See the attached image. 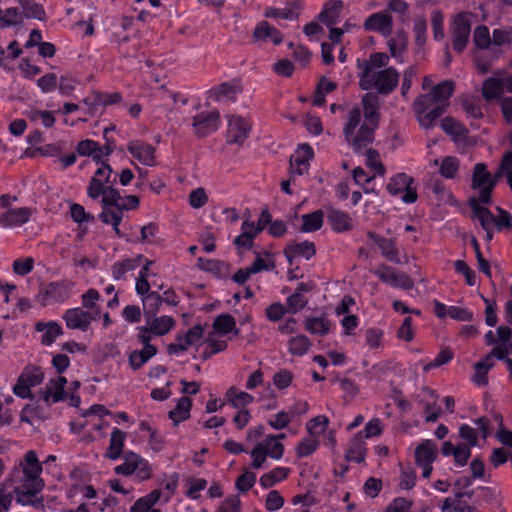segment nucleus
Returning <instances> with one entry per match:
<instances>
[{"mask_svg":"<svg viewBox=\"0 0 512 512\" xmlns=\"http://www.w3.org/2000/svg\"><path fill=\"white\" fill-rule=\"evenodd\" d=\"M389 60L390 56L384 52L370 54L359 73V86L362 90L387 96L397 88L400 74L396 68L388 66Z\"/></svg>","mask_w":512,"mask_h":512,"instance_id":"obj_4","label":"nucleus"},{"mask_svg":"<svg viewBox=\"0 0 512 512\" xmlns=\"http://www.w3.org/2000/svg\"><path fill=\"white\" fill-rule=\"evenodd\" d=\"M42 472V463L34 450L27 451L14 464L6 477V481L16 494L17 504L46 512L44 497L41 494L45 488V481L41 477Z\"/></svg>","mask_w":512,"mask_h":512,"instance_id":"obj_1","label":"nucleus"},{"mask_svg":"<svg viewBox=\"0 0 512 512\" xmlns=\"http://www.w3.org/2000/svg\"><path fill=\"white\" fill-rule=\"evenodd\" d=\"M141 297L143 311L146 318L155 316L162 305V296L158 292H146L138 294Z\"/></svg>","mask_w":512,"mask_h":512,"instance_id":"obj_42","label":"nucleus"},{"mask_svg":"<svg viewBox=\"0 0 512 512\" xmlns=\"http://www.w3.org/2000/svg\"><path fill=\"white\" fill-rule=\"evenodd\" d=\"M375 130L371 124L362 121V111L359 107H353L348 111L343 133L355 152H362L373 142Z\"/></svg>","mask_w":512,"mask_h":512,"instance_id":"obj_5","label":"nucleus"},{"mask_svg":"<svg viewBox=\"0 0 512 512\" xmlns=\"http://www.w3.org/2000/svg\"><path fill=\"white\" fill-rule=\"evenodd\" d=\"M413 178L405 173H398L390 178L387 190L391 195H399L405 203H414L417 200V192L413 185Z\"/></svg>","mask_w":512,"mask_h":512,"instance_id":"obj_11","label":"nucleus"},{"mask_svg":"<svg viewBox=\"0 0 512 512\" xmlns=\"http://www.w3.org/2000/svg\"><path fill=\"white\" fill-rule=\"evenodd\" d=\"M372 272L383 283L392 287L409 290L414 286L413 280L406 273L399 272L392 267L381 265Z\"/></svg>","mask_w":512,"mask_h":512,"instance_id":"obj_14","label":"nucleus"},{"mask_svg":"<svg viewBox=\"0 0 512 512\" xmlns=\"http://www.w3.org/2000/svg\"><path fill=\"white\" fill-rule=\"evenodd\" d=\"M374 178L375 174L369 176L361 167H356L353 170V179L355 183L362 186L365 193L375 192V188L372 184Z\"/></svg>","mask_w":512,"mask_h":512,"instance_id":"obj_59","label":"nucleus"},{"mask_svg":"<svg viewBox=\"0 0 512 512\" xmlns=\"http://www.w3.org/2000/svg\"><path fill=\"white\" fill-rule=\"evenodd\" d=\"M20 6L23 9V13L26 18H33L37 20H43L45 17V11L43 7L33 0H18Z\"/></svg>","mask_w":512,"mask_h":512,"instance_id":"obj_58","label":"nucleus"},{"mask_svg":"<svg viewBox=\"0 0 512 512\" xmlns=\"http://www.w3.org/2000/svg\"><path fill=\"white\" fill-rule=\"evenodd\" d=\"M115 473L123 476H133L137 481H147L153 475L152 464L140 454L128 451L124 454L123 462L115 467Z\"/></svg>","mask_w":512,"mask_h":512,"instance_id":"obj_7","label":"nucleus"},{"mask_svg":"<svg viewBox=\"0 0 512 512\" xmlns=\"http://www.w3.org/2000/svg\"><path fill=\"white\" fill-rule=\"evenodd\" d=\"M95 316L82 308H71L63 314V320L69 329H78L86 331Z\"/></svg>","mask_w":512,"mask_h":512,"instance_id":"obj_22","label":"nucleus"},{"mask_svg":"<svg viewBox=\"0 0 512 512\" xmlns=\"http://www.w3.org/2000/svg\"><path fill=\"white\" fill-rule=\"evenodd\" d=\"M33 210L28 207L11 209L7 211L0 219L1 224H24L31 220Z\"/></svg>","mask_w":512,"mask_h":512,"instance_id":"obj_47","label":"nucleus"},{"mask_svg":"<svg viewBox=\"0 0 512 512\" xmlns=\"http://www.w3.org/2000/svg\"><path fill=\"white\" fill-rule=\"evenodd\" d=\"M265 227L266 226H246L247 229L235 238L234 243L238 248H250L254 237L264 230Z\"/></svg>","mask_w":512,"mask_h":512,"instance_id":"obj_57","label":"nucleus"},{"mask_svg":"<svg viewBox=\"0 0 512 512\" xmlns=\"http://www.w3.org/2000/svg\"><path fill=\"white\" fill-rule=\"evenodd\" d=\"M253 37L259 41H271L275 45L280 44L283 40L282 33L267 21H261L256 25Z\"/></svg>","mask_w":512,"mask_h":512,"instance_id":"obj_30","label":"nucleus"},{"mask_svg":"<svg viewBox=\"0 0 512 512\" xmlns=\"http://www.w3.org/2000/svg\"><path fill=\"white\" fill-rule=\"evenodd\" d=\"M21 382H24L30 388L36 387L44 380V373L41 368L36 366L26 367L19 376Z\"/></svg>","mask_w":512,"mask_h":512,"instance_id":"obj_54","label":"nucleus"},{"mask_svg":"<svg viewBox=\"0 0 512 512\" xmlns=\"http://www.w3.org/2000/svg\"><path fill=\"white\" fill-rule=\"evenodd\" d=\"M71 287L70 283L51 282L38 292L36 300L42 306L64 302L71 296Z\"/></svg>","mask_w":512,"mask_h":512,"instance_id":"obj_10","label":"nucleus"},{"mask_svg":"<svg viewBox=\"0 0 512 512\" xmlns=\"http://www.w3.org/2000/svg\"><path fill=\"white\" fill-rule=\"evenodd\" d=\"M113 170L110 165L101 163L92 176L87 188L88 196L95 200L102 197L101 219L106 224H119L125 213L139 206V198L135 195L121 196L111 181Z\"/></svg>","mask_w":512,"mask_h":512,"instance_id":"obj_2","label":"nucleus"},{"mask_svg":"<svg viewBox=\"0 0 512 512\" xmlns=\"http://www.w3.org/2000/svg\"><path fill=\"white\" fill-rule=\"evenodd\" d=\"M129 153L145 166H154L156 164V149L149 143L141 140H131L127 145Z\"/></svg>","mask_w":512,"mask_h":512,"instance_id":"obj_20","label":"nucleus"},{"mask_svg":"<svg viewBox=\"0 0 512 512\" xmlns=\"http://www.w3.org/2000/svg\"><path fill=\"white\" fill-rule=\"evenodd\" d=\"M362 105L364 113L362 121L377 128L379 122V104L377 97L371 94L364 95L362 98Z\"/></svg>","mask_w":512,"mask_h":512,"instance_id":"obj_32","label":"nucleus"},{"mask_svg":"<svg viewBox=\"0 0 512 512\" xmlns=\"http://www.w3.org/2000/svg\"><path fill=\"white\" fill-rule=\"evenodd\" d=\"M204 342V331L200 325H196L184 334H178L175 341L167 345L169 355L180 356L189 348H197Z\"/></svg>","mask_w":512,"mask_h":512,"instance_id":"obj_9","label":"nucleus"},{"mask_svg":"<svg viewBox=\"0 0 512 512\" xmlns=\"http://www.w3.org/2000/svg\"><path fill=\"white\" fill-rule=\"evenodd\" d=\"M495 355L493 349L481 361L474 364L475 373L472 377L473 382L478 386L487 384V373L495 365Z\"/></svg>","mask_w":512,"mask_h":512,"instance_id":"obj_33","label":"nucleus"},{"mask_svg":"<svg viewBox=\"0 0 512 512\" xmlns=\"http://www.w3.org/2000/svg\"><path fill=\"white\" fill-rule=\"evenodd\" d=\"M304 327L311 334L325 336L330 331L331 322L324 316L307 317Z\"/></svg>","mask_w":512,"mask_h":512,"instance_id":"obj_41","label":"nucleus"},{"mask_svg":"<svg viewBox=\"0 0 512 512\" xmlns=\"http://www.w3.org/2000/svg\"><path fill=\"white\" fill-rule=\"evenodd\" d=\"M325 219L331 224H348L351 221L347 213L333 207H325L302 216L303 224H323Z\"/></svg>","mask_w":512,"mask_h":512,"instance_id":"obj_13","label":"nucleus"},{"mask_svg":"<svg viewBox=\"0 0 512 512\" xmlns=\"http://www.w3.org/2000/svg\"><path fill=\"white\" fill-rule=\"evenodd\" d=\"M242 87L238 80L224 82L213 88L210 92L215 101L235 102L237 96L241 93Z\"/></svg>","mask_w":512,"mask_h":512,"instance_id":"obj_24","label":"nucleus"},{"mask_svg":"<svg viewBox=\"0 0 512 512\" xmlns=\"http://www.w3.org/2000/svg\"><path fill=\"white\" fill-rule=\"evenodd\" d=\"M366 443L362 432L356 433L349 441L346 449V459L361 463L366 457Z\"/></svg>","mask_w":512,"mask_h":512,"instance_id":"obj_25","label":"nucleus"},{"mask_svg":"<svg viewBox=\"0 0 512 512\" xmlns=\"http://www.w3.org/2000/svg\"><path fill=\"white\" fill-rule=\"evenodd\" d=\"M213 330L221 335L234 333L237 336L239 334V330L236 328V319L228 313L220 314L214 319Z\"/></svg>","mask_w":512,"mask_h":512,"instance_id":"obj_39","label":"nucleus"},{"mask_svg":"<svg viewBox=\"0 0 512 512\" xmlns=\"http://www.w3.org/2000/svg\"><path fill=\"white\" fill-rule=\"evenodd\" d=\"M385 11L390 15L392 13L397 15L399 23L404 24L410 19L409 4L404 0H389L386 4Z\"/></svg>","mask_w":512,"mask_h":512,"instance_id":"obj_48","label":"nucleus"},{"mask_svg":"<svg viewBox=\"0 0 512 512\" xmlns=\"http://www.w3.org/2000/svg\"><path fill=\"white\" fill-rule=\"evenodd\" d=\"M284 254L289 264H293V259L297 256H302L305 259H310L315 254V249L313 243L305 241L302 243L289 245L285 249Z\"/></svg>","mask_w":512,"mask_h":512,"instance_id":"obj_38","label":"nucleus"},{"mask_svg":"<svg viewBox=\"0 0 512 512\" xmlns=\"http://www.w3.org/2000/svg\"><path fill=\"white\" fill-rule=\"evenodd\" d=\"M434 165H439V173L447 179H453L459 170V160L452 156L444 157L441 162L436 159Z\"/></svg>","mask_w":512,"mask_h":512,"instance_id":"obj_52","label":"nucleus"},{"mask_svg":"<svg viewBox=\"0 0 512 512\" xmlns=\"http://www.w3.org/2000/svg\"><path fill=\"white\" fill-rule=\"evenodd\" d=\"M126 434L118 428H114L111 432L109 447L106 456L111 460H116L120 457Z\"/></svg>","mask_w":512,"mask_h":512,"instance_id":"obj_46","label":"nucleus"},{"mask_svg":"<svg viewBox=\"0 0 512 512\" xmlns=\"http://www.w3.org/2000/svg\"><path fill=\"white\" fill-rule=\"evenodd\" d=\"M249 454L252 460L251 467L260 469L265 466L267 458L276 461L282 459L284 455V445L282 442L278 441L274 434H269L257 442Z\"/></svg>","mask_w":512,"mask_h":512,"instance_id":"obj_6","label":"nucleus"},{"mask_svg":"<svg viewBox=\"0 0 512 512\" xmlns=\"http://www.w3.org/2000/svg\"><path fill=\"white\" fill-rule=\"evenodd\" d=\"M35 330L41 333V343L45 346L52 345L63 333L62 327L56 321L37 322Z\"/></svg>","mask_w":512,"mask_h":512,"instance_id":"obj_27","label":"nucleus"},{"mask_svg":"<svg viewBox=\"0 0 512 512\" xmlns=\"http://www.w3.org/2000/svg\"><path fill=\"white\" fill-rule=\"evenodd\" d=\"M227 142L229 144L242 145L249 137L251 124L248 120L241 116L229 115L227 116Z\"/></svg>","mask_w":512,"mask_h":512,"instance_id":"obj_16","label":"nucleus"},{"mask_svg":"<svg viewBox=\"0 0 512 512\" xmlns=\"http://www.w3.org/2000/svg\"><path fill=\"white\" fill-rule=\"evenodd\" d=\"M224 399L234 409H247L253 403L254 396L231 386L225 392Z\"/></svg>","mask_w":512,"mask_h":512,"instance_id":"obj_28","label":"nucleus"},{"mask_svg":"<svg viewBox=\"0 0 512 512\" xmlns=\"http://www.w3.org/2000/svg\"><path fill=\"white\" fill-rule=\"evenodd\" d=\"M454 91V83L452 81H443L435 85L429 94L432 98L433 105H442L451 97Z\"/></svg>","mask_w":512,"mask_h":512,"instance_id":"obj_45","label":"nucleus"},{"mask_svg":"<svg viewBox=\"0 0 512 512\" xmlns=\"http://www.w3.org/2000/svg\"><path fill=\"white\" fill-rule=\"evenodd\" d=\"M413 33L415 35V45L422 49L427 39V22L424 17L414 19Z\"/></svg>","mask_w":512,"mask_h":512,"instance_id":"obj_63","label":"nucleus"},{"mask_svg":"<svg viewBox=\"0 0 512 512\" xmlns=\"http://www.w3.org/2000/svg\"><path fill=\"white\" fill-rule=\"evenodd\" d=\"M495 175L487 170L484 163H477L473 168L471 188L478 192L476 197H471L469 200L472 209V220L478 221L480 224H512V215L501 209L497 208L498 215L495 218L492 213L484 206L491 200V194L497 184Z\"/></svg>","mask_w":512,"mask_h":512,"instance_id":"obj_3","label":"nucleus"},{"mask_svg":"<svg viewBox=\"0 0 512 512\" xmlns=\"http://www.w3.org/2000/svg\"><path fill=\"white\" fill-rule=\"evenodd\" d=\"M451 32L454 50L462 52L467 46L471 32V24L466 15L459 14L454 18Z\"/></svg>","mask_w":512,"mask_h":512,"instance_id":"obj_18","label":"nucleus"},{"mask_svg":"<svg viewBox=\"0 0 512 512\" xmlns=\"http://www.w3.org/2000/svg\"><path fill=\"white\" fill-rule=\"evenodd\" d=\"M66 384L67 379L63 376L51 378L45 388L41 390L40 397L47 405L58 403L65 399Z\"/></svg>","mask_w":512,"mask_h":512,"instance_id":"obj_19","label":"nucleus"},{"mask_svg":"<svg viewBox=\"0 0 512 512\" xmlns=\"http://www.w3.org/2000/svg\"><path fill=\"white\" fill-rule=\"evenodd\" d=\"M192 400L189 397H181L177 400L175 407L169 411V419L175 426L190 418Z\"/></svg>","mask_w":512,"mask_h":512,"instance_id":"obj_34","label":"nucleus"},{"mask_svg":"<svg viewBox=\"0 0 512 512\" xmlns=\"http://www.w3.org/2000/svg\"><path fill=\"white\" fill-rule=\"evenodd\" d=\"M312 346L310 339L303 335L297 334L292 336L287 342V348L291 355L302 357L308 353Z\"/></svg>","mask_w":512,"mask_h":512,"instance_id":"obj_44","label":"nucleus"},{"mask_svg":"<svg viewBox=\"0 0 512 512\" xmlns=\"http://www.w3.org/2000/svg\"><path fill=\"white\" fill-rule=\"evenodd\" d=\"M151 261L145 260V264L142 266L140 271L138 272V276L136 278L135 283V291L137 294H145L149 292L151 286L148 282V279L153 273L150 271Z\"/></svg>","mask_w":512,"mask_h":512,"instance_id":"obj_55","label":"nucleus"},{"mask_svg":"<svg viewBox=\"0 0 512 512\" xmlns=\"http://www.w3.org/2000/svg\"><path fill=\"white\" fill-rule=\"evenodd\" d=\"M441 512H479L476 507L469 505L461 499V495L455 497H447L442 501L440 506Z\"/></svg>","mask_w":512,"mask_h":512,"instance_id":"obj_40","label":"nucleus"},{"mask_svg":"<svg viewBox=\"0 0 512 512\" xmlns=\"http://www.w3.org/2000/svg\"><path fill=\"white\" fill-rule=\"evenodd\" d=\"M143 260L142 255H137L134 258H125L116 261L111 266V273L114 280H125L127 273L137 269Z\"/></svg>","mask_w":512,"mask_h":512,"instance_id":"obj_26","label":"nucleus"},{"mask_svg":"<svg viewBox=\"0 0 512 512\" xmlns=\"http://www.w3.org/2000/svg\"><path fill=\"white\" fill-rule=\"evenodd\" d=\"M419 124L425 128H432L437 119L444 113L442 105H433L430 95H420L413 103Z\"/></svg>","mask_w":512,"mask_h":512,"instance_id":"obj_8","label":"nucleus"},{"mask_svg":"<svg viewBox=\"0 0 512 512\" xmlns=\"http://www.w3.org/2000/svg\"><path fill=\"white\" fill-rule=\"evenodd\" d=\"M329 425V419L325 415H318L306 423V430L310 436L318 439L322 434L326 433Z\"/></svg>","mask_w":512,"mask_h":512,"instance_id":"obj_56","label":"nucleus"},{"mask_svg":"<svg viewBox=\"0 0 512 512\" xmlns=\"http://www.w3.org/2000/svg\"><path fill=\"white\" fill-rule=\"evenodd\" d=\"M160 490H153L146 496L138 499L130 508V512H150L153 510V506L160 500L161 498Z\"/></svg>","mask_w":512,"mask_h":512,"instance_id":"obj_49","label":"nucleus"},{"mask_svg":"<svg viewBox=\"0 0 512 512\" xmlns=\"http://www.w3.org/2000/svg\"><path fill=\"white\" fill-rule=\"evenodd\" d=\"M504 91V81L500 78H487L482 87V95L486 100H492L499 97Z\"/></svg>","mask_w":512,"mask_h":512,"instance_id":"obj_51","label":"nucleus"},{"mask_svg":"<svg viewBox=\"0 0 512 512\" xmlns=\"http://www.w3.org/2000/svg\"><path fill=\"white\" fill-rule=\"evenodd\" d=\"M313 149L308 144H301L291 156L290 174L291 177L302 176L306 174L310 167V160L313 158Z\"/></svg>","mask_w":512,"mask_h":512,"instance_id":"obj_17","label":"nucleus"},{"mask_svg":"<svg viewBox=\"0 0 512 512\" xmlns=\"http://www.w3.org/2000/svg\"><path fill=\"white\" fill-rule=\"evenodd\" d=\"M363 27L366 31L375 32L387 38L393 32V17L385 9L369 15Z\"/></svg>","mask_w":512,"mask_h":512,"instance_id":"obj_15","label":"nucleus"},{"mask_svg":"<svg viewBox=\"0 0 512 512\" xmlns=\"http://www.w3.org/2000/svg\"><path fill=\"white\" fill-rule=\"evenodd\" d=\"M303 10V4L299 0L286 3L284 7H267L264 17L273 19L296 20Z\"/></svg>","mask_w":512,"mask_h":512,"instance_id":"obj_21","label":"nucleus"},{"mask_svg":"<svg viewBox=\"0 0 512 512\" xmlns=\"http://www.w3.org/2000/svg\"><path fill=\"white\" fill-rule=\"evenodd\" d=\"M442 129L454 140H463L468 135V130L458 121L451 117H445L441 120Z\"/></svg>","mask_w":512,"mask_h":512,"instance_id":"obj_50","label":"nucleus"},{"mask_svg":"<svg viewBox=\"0 0 512 512\" xmlns=\"http://www.w3.org/2000/svg\"><path fill=\"white\" fill-rule=\"evenodd\" d=\"M365 164L376 175L383 176L385 174V167L380 160V155L376 150L367 149L365 152Z\"/></svg>","mask_w":512,"mask_h":512,"instance_id":"obj_60","label":"nucleus"},{"mask_svg":"<svg viewBox=\"0 0 512 512\" xmlns=\"http://www.w3.org/2000/svg\"><path fill=\"white\" fill-rule=\"evenodd\" d=\"M147 324L155 337H162L170 333L176 326V321L172 316L161 315L147 318Z\"/></svg>","mask_w":512,"mask_h":512,"instance_id":"obj_29","label":"nucleus"},{"mask_svg":"<svg viewBox=\"0 0 512 512\" xmlns=\"http://www.w3.org/2000/svg\"><path fill=\"white\" fill-rule=\"evenodd\" d=\"M275 268V262L273 255L265 253L263 255L258 254L255 261L250 265V271L252 273H259L261 271H270Z\"/></svg>","mask_w":512,"mask_h":512,"instance_id":"obj_62","label":"nucleus"},{"mask_svg":"<svg viewBox=\"0 0 512 512\" xmlns=\"http://www.w3.org/2000/svg\"><path fill=\"white\" fill-rule=\"evenodd\" d=\"M211 216L216 222L232 223L239 220V214L235 208H215Z\"/></svg>","mask_w":512,"mask_h":512,"instance_id":"obj_64","label":"nucleus"},{"mask_svg":"<svg viewBox=\"0 0 512 512\" xmlns=\"http://www.w3.org/2000/svg\"><path fill=\"white\" fill-rule=\"evenodd\" d=\"M437 455V446L431 440L423 441L415 449V459L417 465L432 464Z\"/></svg>","mask_w":512,"mask_h":512,"instance_id":"obj_36","label":"nucleus"},{"mask_svg":"<svg viewBox=\"0 0 512 512\" xmlns=\"http://www.w3.org/2000/svg\"><path fill=\"white\" fill-rule=\"evenodd\" d=\"M290 472L289 467L277 466L262 474L259 478V484L263 489L271 488L286 480Z\"/></svg>","mask_w":512,"mask_h":512,"instance_id":"obj_31","label":"nucleus"},{"mask_svg":"<svg viewBox=\"0 0 512 512\" xmlns=\"http://www.w3.org/2000/svg\"><path fill=\"white\" fill-rule=\"evenodd\" d=\"M158 352L157 348H141L133 350L128 355L129 367L133 370H139L147 364Z\"/></svg>","mask_w":512,"mask_h":512,"instance_id":"obj_35","label":"nucleus"},{"mask_svg":"<svg viewBox=\"0 0 512 512\" xmlns=\"http://www.w3.org/2000/svg\"><path fill=\"white\" fill-rule=\"evenodd\" d=\"M369 236L371 238H373L375 242L378 243V246L382 252V255L386 259H388L391 262L397 263V264L401 263V261L398 257V252H397V250L394 246V242L392 240L379 238L372 233H370Z\"/></svg>","mask_w":512,"mask_h":512,"instance_id":"obj_53","label":"nucleus"},{"mask_svg":"<svg viewBox=\"0 0 512 512\" xmlns=\"http://www.w3.org/2000/svg\"><path fill=\"white\" fill-rule=\"evenodd\" d=\"M319 440L313 436L304 438L296 446V455L299 458L308 457L313 454L319 447Z\"/></svg>","mask_w":512,"mask_h":512,"instance_id":"obj_61","label":"nucleus"},{"mask_svg":"<svg viewBox=\"0 0 512 512\" xmlns=\"http://www.w3.org/2000/svg\"><path fill=\"white\" fill-rule=\"evenodd\" d=\"M342 6L340 0H331L326 3L319 14L320 21L329 27L335 25L338 22Z\"/></svg>","mask_w":512,"mask_h":512,"instance_id":"obj_43","label":"nucleus"},{"mask_svg":"<svg viewBox=\"0 0 512 512\" xmlns=\"http://www.w3.org/2000/svg\"><path fill=\"white\" fill-rule=\"evenodd\" d=\"M421 395H422V402H425V404H424L425 420L427 422L437 421L441 410L436 404L435 393L432 390L425 388L422 390Z\"/></svg>","mask_w":512,"mask_h":512,"instance_id":"obj_37","label":"nucleus"},{"mask_svg":"<svg viewBox=\"0 0 512 512\" xmlns=\"http://www.w3.org/2000/svg\"><path fill=\"white\" fill-rule=\"evenodd\" d=\"M220 124V113L217 110L202 111L192 118L193 131L198 137H207L216 132Z\"/></svg>","mask_w":512,"mask_h":512,"instance_id":"obj_12","label":"nucleus"},{"mask_svg":"<svg viewBox=\"0 0 512 512\" xmlns=\"http://www.w3.org/2000/svg\"><path fill=\"white\" fill-rule=\"evenodd\" d=\"M387 47L390 56L396 60L397 63L403 64L405 62V54L408 47V37L404 30H398L394 36H390L387 41Z\"/></svg>","mask_w":512,"mask_h":512,"instance_id":"obj_23","label":"nucleus"}]
</instances>
